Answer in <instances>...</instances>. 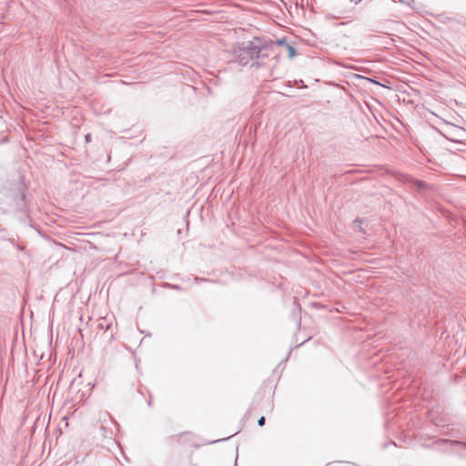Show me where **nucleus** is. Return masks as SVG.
Here are the masks:
<instances>
[{
	"mask_svg": "<svg viewBox=\"0 0 466 466\" xmlns=\"http://www.w3.org/2000/svg\"><path fill=\"white\" fill-rule=\"evenodd\" d=\"M25 184L18 179L0 189V211L15 212L27 216V204L25 196Z\"/></svg>",
	"mask_w": 466,
	"mask_h": 466,
	"instance_id": "obj_1",
	"label": "nucleus"
},
{
	"mask_svg": "<svg viewBox=\"0 0 466 466\" xmlns=\"http://www.w3.org/2000/svg\"><path fill=\"white\" fill-rule=\"evenodd\" d=\"M268 56V46L258 42L243 43L234 51V59L240 66H246L250 60Z\"/></svg>",
	"mask_w": 466,
	"mask_h": 466,
	"instance_id": "obj_2",
	"label": "nucleus"
},
{
	"mask_svg": "<svg viewBox=\"0 0 466 466\" xmlns=\"http://www.w3.org/2000/svg\"><path fill=\"white\" fill-rule=\"evenodd\" d=\"M286 46H287V49L289 51V56L292 57L295 55V48L292 46L289 45V44H287Z\"/></svg>",
	"mask_w": 466,
	"mask_h": 466,
	"instance_id": "obj_3",
	"label": "nucleus"
},
{
	"mask_svg": "<svg viewBox=\"0 0 466 466\" xmlns=\"http://www.w3.org/2000/svg\"><path fill=\"white\" fill-rule=\"evenodd\" d=\"M265 422H266V419L264 416L260 417L258 420V426L262 427L265 425Z\"/></svg>",
	"mask_w": 466,
	"mask_h": 466,
	"instance_id": "obj_4",
	"label": "nucleus"
},
{
	"mask_svg": "<svg viewBox=\"0 0 466 466\" xmlns=\"http://www.w3.org/2000/svg\"><path fill=\"white\" fill-rule=\"evenodd\" d=\"M414 183L419 188H422L424 187V184L421 181L415 180Z\"/></svg>",
	"mask_w": 466,
	"mask_h": 466,
	"instance_id": "obj_5",
	"label": "nucleus"
},
{
	"mask_svg": "<svg viewBox=\"0 0 466 466\" xmlns=\"http://www.w3.org/2000/svg\"><path fill=\"white\" fill-rule=\"evenodd\" d=\"M170 287L174 289H180V287L177 285H170Z\"/></svg>",
	"mask_w": 466,
	"mask_h": 466,
	"instance_id": "obj_6",
	"label": "nucleus"
},
{
	"mask_svg": "<svg viewBox=\"0 0 466 466\" xmlns=\"http://www.w3.org/2000/svg\"><path fill=\"white\" fill-rule=\"evenodd\" d=\"M354 223H355L356 225H358V226H359V224H360V223H361V220H360V219H356V220L354 221Z\"/></svg>",
	"mask_w": 466,
	"mask_h": 466,
	"instance_id": "obj_7",
	"label": "nucleus"
},
{
	"mask_svg": "<svg viewBox=\"0 0 466 466\" xmlns=\"http://www.w3.org/2000/svg\"><path fill=\"white\" fill-rule=\"evenodd\" d=\"M89 137H90V135H89V134H88V135H86V141H89Z\"/></svg>",
	"mask_w": 466,
	"mask_h": 466,
	"instance_id": "obj_8",
	"label": "nucleus"
},
{
	"mask_svg": "<svg viewBox=\"0 0 466 466\" xmlns=\"http://www.w3.org/2000/svg\"><path fill=\"white\" fill-rule=\"evenodd\" d=\"M394 2H400V3H403L404 0H393Z\"/></svg>",
	"mask_w": 466,
	"mask_h": 466,
	"instance_id": "obj_9",
	"label": "nucleus"
},
{
	"mask_svg": "<svg viewBox=\"0 0 466 466\" xmlns=\"http://www.w3.org/2000/svg\"><path fill=\"white\" fill-rule=\"evenodd\" d=\"M278 42L279 45H283L284 40H279Z\"/></svg>",
	"mask_w": 466,
	"mask_h": 466,
	"instance_id": "obj_10",
	"label": "nucleus"
},
{
	"mask_svg": "<svg viewBox=\"0 0 466 466\" xmlns=\"http://www.w3.org/2000/svg\"><path fill=\"white\" fill-rule=\"evenodd\" d=\"M391 444L394 445V446H397V443L394 442V441H392Z\"/></svg>",
	"mask_w": 466,
	"mask_h": 466,
	"instance_id": "obj_11",
	"label": "nucleus"
}]
</instances>
